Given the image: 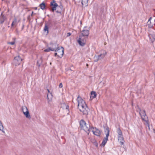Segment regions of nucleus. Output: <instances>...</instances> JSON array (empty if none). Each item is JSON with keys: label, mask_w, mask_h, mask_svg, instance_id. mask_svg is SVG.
<instances>
[{"label": "nucleus", "mask_w": 155, "mask_h": 155, "mask_svg": "<svg viewBox=\"0 0 155 155\" xmlns=\"http://www.w3.org/2000/svg\"><path fill=\"white\" fill-rule=\"evenodd\" d=\"M77 101L78 103V107L80 110L84 114H88L89 110L87 107L85 101L81 97L79 96L77 97Z\"/></svg>", "instance_id": "obj_1"}, {"label": "nucleus", "mask_w": 155, "mask_h": 155, "mask_svg": "<svg viewBox=\"0 0 155 155\" xmlns=\"http://www.w3.org/2000/svg\"><path fill=\"white\" fill-rule=\"evenodd\" d=\"M80 127L87 134H89L91 131L90 126L89 124H86V122L83 120H81L80 121Z\"/></svg>", "instance_id": "obj_2"}, {"label": "nucleus", "mask_w": 155, "mask_h": 155, "mask_svg": "<svg viewBox=\"0 0 155 155\" xmlns=\"http://www.w3.org/2000/svg\"><path fill=\"white\" fill-rule=\"evenodd\" d=\"M55 52L54 54L55 56H57L59 58H61L64 52V48L62 47H61L60 48L57 46V47H54Z\"/></svg>", "instance_id": "obj_3"}, {"label": "nucleus", "mask_w": 155, "mask_h": 155, "mask_svg": "<svg viewBox=\"0 0 155 155\" xmlns=\"http://www.w3.org/2000/svg\"><path fill=\"white\" fill-rule=\"evenodd\" d=\"M83 34H81V35L79 36V38L78 39V41L79 45L81 46H83L84 45L87 39V37L85 36Z\"/></svg>", "instance_id": "obj_4"}, {"label": "nucleus", "mask_w": 155, "mask_h": 155, "mask_svg": "<svg viewBox=\"0 0 155 155\" xmlns=\"http://www.w3.org/2000/svg\"><path fill=\"white\" fill-rule=\"evenodd\" d=\"M104 132L105 133L106 137L104 138L101 143V145L103 146L105 145L108 140V137L110 132L109 128L108 127H104Z\"/></svg>", "instance_id": "obj_5"}, {"label": "nucleus", "mask_w": 155, "mask_h": 155, "mask_svg": "<svg viewBox=\"0 0 155 155\" xmlns=\"http://www.w3.org/2000/svg\"><path fill=\"white\" fill-rule=\"evenodd\" d=\"M139 114L141 116V117L143 120L145 121L146 122V125L149 128V124L147 120V117L146 114L145 110H140Z\"/></svg>", "instance_id": "obj_6"}, {"label": "nucleus", "mask_w": 155, "mask_h": 155, "mask_svg": "<svg viewBox=\"0 0 155 155\" xmlns=\"http://www.w3.org/2000/svg\"><path fill=\"white\" fill-rule=\"evenodd\" d=\"M21 109L23 114L28 119H30L31 117L26 107L25 106H22L21 107Z\"/></svg>", "instance_id": "obj_7"}, {"label": "nucleus", "mask_w": 155, "mask_h": 155, "mask_svg": "<svg viewBox=\"0 0 155 155\" xmlns=\"http://www.w3.org/2000/svg\"><path fill=\"white\" fill-rule=\"evenodd\" d=\"M22 59L19 56L16 57L14 59V63L15 66L19 65L21 63Z\"/></svg>", "instance_id": "obj_8"}, {"label": "nucleus", "mask_w": 155, "mask_h": 155, "mask_svg": "<svg viewBox=\"0 0 155 155\" xmlns=\"http://www.w3.org/2000/svg\"><path fill=\"white\" fill-rule=\"evenodd\" d=\"M91 131L93 134L97 136H99L101 134L100 131L96 128L92 127L91 129Z\"/></svg>", "instance_id": "obj_9"}, {"label": "nucleus", "mask_w": 155, "mask_h": 155, "mask_svg": "<svg viewBox=\"0 0 155 155\" xmlns=\"http://www.w3.org/2000/svg\"><path fill=\"white\" fill-rule=\"evenodd\" d=\"M51 10L54 11L56 9V8L58 7V4L56 3L54 0H52L51 2Z\"/></svg>", "instance_id": "obj_10"}, {"label": "nucleus", "mask_w": 155, "mask_h": 155, "mask_svg": "<svg viewBox=\"0 0 155 155\" xmlns=\"http://www.w3.org/2000/svg\"><path fill=\"white\" fill-rule=\"evenodd\" d=\"M148 37L151 42L153 43L155 40V35L153 34H149Z\"/></svg>", "instance_id": "obj_11"}, {"label": "nucleus", "mask_w": 155, "mask_h": 155, "mask_svg": "<svg viewBox=\"0 0 155 155\" xmlns=\"http://www.w3.org/2000/svg\"><path fill=\"white\" fill-rule=\"evenodd\" d=\"M107 52L104 51H103V52L102 53H101L98 56V60H101L104 58Z\"/></svg>", "instance_id": "obj_12"}, {"label": "nucleus", "mask_w": 155, "mask_h": 155, "mask_svg": "<svg viewBox=\"0 0 155 155\" xmlns=\"http://www.w3.org/2000/svg\"><path fill=\"white\" fill-rule=\"evenodd\" d=\"M81 34H83L84 35L88 37L89 33V31L87 30H83L81 31Z\"/></svg>", "instance_id": "obj_13"}, {"label": "nucleus", "mask_w": 155, "mask_h": 155, "mask_svg": "<svg viewBox=\"0 0 155 155\" xmlns=\"http://www.w3.org/2000/svg\"><path fill=\"white\" fill-rule=\"evenodd\" d=\"M118 140L120 142L121 144L123 145L124 144V140L123 135L118 136Z\"/></svg>", "instance_id": "obj_14"}, {"label": "nucleus", "mask_w": 155, "mask_h": 155, "mask_svg": "<svg viewBox=\"0 0 155 155\" xmlns=\"http://www.w3.org/2000/svg\"><path fill=\"white\" fill-rule=\"evenodd\" d=\"M57 8V10L56 11V12L58 13H61L63 7L61 5L59 6H58Z\"/></svg>", "instance_id": "obj_15"}, {"label": "nucleus", "mask_w": 155, "mask_h": 155, "mask_svg": "<svg viewBox=\"0 0 155 155\" xmlns=\"http://www.w3.org/2000/svg\"><path fill=\"white\" fill-rule=\"evenodd\" d=\"M88 0H82L81 3L83 6H87Z\"/></svg>", "instance_id": "obj_16"}, {"label": "nucleus", "mask_w": 155, "mask_h": 155, "mask_svg": "<svg viewBox=\"0 0 155 155\" xmlns=\"http://www.w3.org/2000/svg\"><path fill=\"white\" fill-rule=\"evenodd\" d=\"M55 50L54 47L49 48L47 49H45L44 50V51L46 52H49L50 51H53Z\"/></svg>", "instance_id": "obj_17"}, {"label": "nucleus", "mask_w": 155, "mask_h": 155, "mask_svg": "<svg viewBox=\"0 0 155 155\" xmlns=\"http://www.w3.org/2000/svg\"><path fill=\"white\" fill-rule=\"evenodd\" d=\"M17 20L15 18L12 22V23L11 25V27H13L14 26L16 25H17Z\"/></svg>", "instance_id": "obj_18"}, {"label": "nucleus", "mask_w": 155, "mask_h": 155, "mask_svg": "<svg viewBox=\"0 0 155 155\" xmlns=\"http://www.w3.org/2000/svg\"><path fill=\"white\" fill-rule=\"evenodd\" d=\"M117 132L118 134V136H121L122 135V133L121 131V130H120V128H118L117 129Z\"/></svg>", "instance_id": "obj_19"}, {"label": "nucleus", "mask_w": 155, "mask_h": 155, "mask_svg": "<svg viewBox=\"0 0 155 155\" xmlns=\"http://www.w3.org/2000/svg\"><path fill=\"white\" fill-rule=\"evenodd\" d=\"M96 96V94L94 91H92L91 92V97L92 98H94Z\"/></svg>", "instance_id": "obj_20"}, {"label": "nucleus", "mask_w": 155, "mask_h": 155, "mask_svg": "<svg viewBox=\"0 0 155 155\" xmlns=\"http://www.w3.org/2000/svg\"><path fill=\"white\" fill-rule=\"evenodd\" d=\"M39 6L42 9H44L45 7V3L44 2H42L40 5Z\"/></svg>", "instance_id": "obj_21"}, {"label": "nucleus", "mask_w": 155, "mask_h": 155, "mask_svg": "<svg viewBox=\"0 0 155 155\" xmlns=\"http://www.w3.org/2000/svg\"><path fill=\"white\" fill-rule=\"evenodd\" d=\"M3 127L2 125V123L0 121V130L2 131L3 133H5V131L3 130Z\"/></svg>", "instance_id": "obj_22"}, {"label": "nucleus", "mask_w": 155, "mask_h": 155, "mask_svg": "<svg viewBox=\"0 0 155 155\" xmlns=\"http://www.w3.org/2000/svg\"><path fill=\"white\" fill-rule=\"evenodd\" d=\"M44 30L45 31H47V34L48 33V27L46 24L45 25Z\"/></svg>", "instance_id": "obj_23"}, {"label": "nucleus", "mask_w": 155, "mask_h": 155, "mask_svg": "<svg viewBox=\"0 0 155 155\" xmlns=\"http://www.w3.org/2000/svg\"><path fill=\"white\" fill-rule=\"evenodd\" d=\"M42 62V59H41L40 61H37L38 65V66H40V63Z\"/></svg>", "instance_id": "obj_24"}, {"label": "nucleus", "mask_w": 155, "mask_h": 155, "mask_svg": "<svg viewBox=\"0 0 155 155\" xmlns=\"http://www.w3.org/2000/svg\"><path fill=\"white\" fill-rule=\"evenodd\" d=\"M8 43L10 44H11V45H13L15 44V41H13L12 42H9Z\"/></svg>", "instance_id": "obj_25"}, {"label": "nucleus", "mask_w": 155, "mask_h": 155, "mask_svg": "<svg viewBox=\"0 0 155 155\" xmlns=\"http://www.w3.org/2000/svg\"><path fill=\"white\" fill-rule=\"evenodd\" d=\"M63 87V85L62 83H60L59 86V87L60 88H61Z\"/></svg>", "instance_id": "obj_26"}, {"label": "nucleus", "mask_w": 155, "mask_h": 155, "mask_svg": "<svg viewBox=\"0 0 155 155\" xmlns=\"http://www.w3.org/2000/svg\"><path fill=\"white\" fill-rule=\"evenodd\" d=\"M151 19H152L151 17L149 19L148 22V24H149V23H151Z\"/></svg>", "instance_id": "obj_27"}, {"label": "nucleus", "mask_w": 155, "mask_h": 155, "mask_svg": "<svg viewBox=\"0 0 155 155\" xmlns=\"http://www.w3.org/2000/svg\"><path fill=\"white\" fill-rule=\"evenodd\" d=\"M2 13L1 14V20H2V19H3V20H4V17L3 16H2Z\"/></svg>", "instance_id": "obj_28"}, {"label": "nucleus", "mask_w": 155, "mask_h": 155, "mask_svg": "<svg viewBox=\"0 0 155 155\" xmlns=\"http://www.w3.org/2000/svg\"><path fill=\"white\" fill-rule=\"evenodd\" d=\"M71 33H68L67 34V37H68V36H70L71 35Z\"/></svg>", "instance_id": "obj_29"}, {"label": "nucleus", "mask_w": 155, "mask_h": 155, "mask_svg": "<svg viewBox=\"0 0 155 155\" xmlns=\"http://www.w3.org/2000/svg\"><path fill=\"white\" fill-rule=\"evenodd\" d=\"M48 93H49V94H50V95H51V96H52L51 94V93H50V91H49V89H48Z\"/></svg>", "instance_id": "obj_30"}, {"label": "nucleus", "mask_w": 155, "mask_h": 155, "mask_svg": "<svg viewBox=\"0 0 155 155\" xmlns=\"http://www.w3.org/2000/svg\"><path fill=\"white\" fill-rule=\"evenodd\" d=\"M48 95H49V94H47V98H48V99H49V98H48Z\"/></svg>", "instance_id": "obj_31"}, {"label": "nucleus", "mask_w": 155, "mask_h": 155, "mask_svg": "<svg viewBox=\"0 0 155 155\" xmlns=\"http://www.w3.org/2000/svg\"><path fill=\"white\" fill-rule=\"evenodd\" d=\"M34 9H35V10H36L37 9V7H35V8H34Z\"/></svg>", "instance_id": "obj_32"}, {"label": "nucleus", "mask_w": 155, "mask_h": 155, "mask_svg": "<svg viewBox=\"0 0 155 155\" xmlns=\"http://www.w3.org/2000/svg\"><path fill=\"white\" fill-rule=\"evenodd\" d=\"M68 106H66V108L67 109H68Z\"/></svg>", "instance_id": "obj_33"}, {"label": "nucleus", "mask_w": 155, "mask_h": 155, "mask_svg": "<svg viewBox=\"0 0 155 155\" xmlns=\"http://www.w3.org/2000/svg\"><path fill=\"white\" fill-rule=\"evenodd\" d=\"M33 12H32V14H31V15H32V14H33Z\"/></svg>", "instance_id": "obj_34"}]
</instances>
